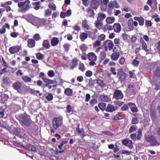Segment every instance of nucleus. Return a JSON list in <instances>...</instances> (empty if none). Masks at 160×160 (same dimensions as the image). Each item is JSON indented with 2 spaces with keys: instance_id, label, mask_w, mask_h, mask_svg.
Listing matches in <instances>:
<instances>
[{
  "instance_id": "f3484780",
  "label": "nucleus",
  "mask_w": 160,
  "mask_h": 160,
  "mask_svg": "<svg viewBox=\"0 0 160 160\" xmlns=\"http://www.w3.org/2000/svg\"><path fill=\"white\" fill-rule=\"evenodd\" d=\"M103 46L106 51H108V48L110 50V40H106L103 43Z\"/></svg>"
},
{
  "instance_id": "a878e982",
  "label": "nucleus",
  "mask_w": 160,
  "mask_h": 160,
  "mask_svg": "<svg viewBox=\"0 0 160 160\" xmlns=\"http://www.w3.org/2000/svg\"><path fill=\"white\" fill-rule=\"evenodd\" d=\"M82 28L87 30H88L90 28V26L88 24L87 20L86 19L82 20Z\"/></svg>"
},
{
  "instance_id": "e2e57ef3",
  "label": "nucleus",
  "mask_w": 160,
  "mask_h": 160,
  "mask_svg": "<svg viewBox=\"0 0 160 160\" xmlns=\"http://www.w3.org/2000/svg\"><path fill=\"white\" fill-rule=\"evenodd\" d=\"M97 102V100L95 98L92 99L91 100L90 102V104L92 106H94L95 103Z\"/></svg>"
},
{
  "instance_id": "6e6552de",
  "label": "nucleus",
  "mask_w": 160,
  "mask_h": 160,
  "mask_svg": "<svg viewBox=\"0 0 160 160\" xmlns=\"http://www.w3.org/2000/svg\"><path fill=\"white\" fill-rule=\"evenodd\" d=\"M117 76L121 82L125 81L126 78V75L122 69H119L118 70Z\"/></svg>"
},
{
  "instance_id": "de8ad7c7",
  "label": "nucleus",
  "mask_w": 160,
  "mask_h": 160,
  "mask_svg": "<svg viewBox=\"0 0 160 160\" xmlns=\"http://www.w3.org/2000/svg\"><path fill=\"white\" fill-rule=\"evenodd\" d=\"M106 56V54L105 52L102 51L100 52V57L101 61L104 60Z\"/></svg>"
},
{
  "instance_id": "ddd939ff",
  "label": "nucleus",
  "mask_w": 160,
  "mask_h": 160,
  "mask_svg": "<svg viewBox=\"0 0 160 160\" xmlns=\"http://www.w3.org/2000/svg\"><path fill=\"white\" fill-rule=\"evenodd\" d=\"M98 32V30L96 29H94L93 32H91L90 31L88 32V34L89 37L92 39H94L96 38L97 36L96 33Z\"/></svg>"
},
{
  "instance_id": "1a4fd4ad",
  "label": "nucleus",
  "mask_w": 160,
  "mask_h": 160,
  "mask_svg": "<svg viewBox=\"0 0 160 160\" xmlns=\"http://www.w3.org/2000/svg\"><path fill=\"white\" fill-rule=\"evenodd\" d=\"M101 0H91L90 6L92 8L96 9L101 5Z\"/></svg>"
},
{
  "instance_id": "5fc2aeb1",
  "label": "nucleus",
  "mask_w": 160,
  "mask_h": 160,
  "mask_svg": "<svg viewBox=\"0 0 160 160\" xmlns=\"http://www.w3.org/2000/svg\"><path fill=\"white\" fill-rule=\"evenodd\" d=\"M48 6L49 8H51L53 11L55 10H56V7L55 5L53 3H49Z\"/></svg>"
},
{
  "instance_id": "864d4df0",
  "label": "nucleus",
  "mask_w": 160,
  "mask_h": 160,
  "mask_svg": "<svg viewBox=\"0 0 160 160\" xmlns=\"http://www.w3.org/2000/svg\"><path fill=\"white\" fill-rule=\"evenodd\" d=\"M142 49L146 52L149 51V50L148 49L147 45L146 42L142 44Z\"/></svg>"
},
{
  "instance_id": "39448f33",
  "label": "nucleus",
  "mask_w": 160,
  "mask_h": 160,
  "mask_svg": "<svg viewBox=\"0 0 160 160\" xmlns=\"http://www.w3.org/2000/svg\"><path fill=\"white\" fill-rule=\"evenodd\" d=\"M63 123V118L61 117H55L52 120V127L55 130H57L60 127Z\"/></svg>"
},
{
  "instance_id": "c756f323",
  "label": "nucleus",
  "mask_w": 160,
  "mask_h": 160,
  "mask_svg": "<svg viewBox=\"0 0 160 160\" xmlns=\"http://www.w3.org/2000/svg\"><path fill=\"white\" fill-rule=\"evenodd\" d=\"M98 16L97 19L102 21L106 18L105 15L102 13H99L98 14Z\"/></svg>"
},
{
  "instance_id": "4c0bfd02",
  "label": "nucleus",
  "mask_w": 160,
  "mask_h": 160,
  "mask_svg": "<svg viewBox=\"0 0 160 160\" xmlns=\"http://www.w3.org/2000/svg\"><path fill=\"white\" fill-rule=\"evenodd\" d=\"M133 21L132 19H130L128 21V26L129 29L131 30H132L133 29Z\"/></svg>"
},
{
  "instance_id": "774afa93",
  "label": "nucleus",
  "mask_w": 160,
  "mask_h": 160,
  "mask_svg": "<svg viewBox=\"0 0 160 160\" xmlns=\"http://www.w3.org/2000/svg\"><path fill=\"white\" fill-rule=\"evenodd\" d=\"M132 143L133 142L132 140H129V142L127 146L130 149L132 148L133 147Z\"/></svg>"
},
{
  "instance_id": "f03ea898",
  "label": "nucleus",
  "mask_w": 160,
  "mask_h": 160,
  "mask_svg": "<svg viewBox=\"0 0 160 160\" xmlns=\"http://www.w3.org/2000/svg\"><path fill=\"white\" fill-rule=\"evenodd\" d=\"M129 107H130L131 111L132 112H137L138 111V109L136 104L132 102H129L124 104L121 107V110L122 111L128 110L129 109Z\"/></svg>"
},
{
  "instance_id": "393cba45",
  "label": "nucleus",
  "mask_w": 160,
  "mask_h": 160,
  "mask_svg": "<svg viewBox=\"0 0 160 160\" xmlns=\"http://www.w3.org/2000/svg\"><path fill=\"white\" fill-rule=\"evenodd\" d=\"M41 2H32V5L33 6V8L37 10L39 9L40 7Z\"/></svg>"
},
{
  "instance_id": "58836bf2",
  "label": "nucleus",
  "mask_w": 160,
  "mask_h": 160,
  "mask_svg": "<svg viewBox=\"0 0 160 160\" xmlns=\"http://www.w3.org/2000/svg\"><path fill=\"white\" fill-rule=\"evenodd\" d=\"M98 106L101 110L103 111L105 109L106 104L104 103H100L98 104Z\"/></svg>"
},
{
  "instance_id": "f257e3e1",
  "label": "nucleus",
  "mask_w": 160,
  "mask_h": 160,
  "mask_svg": "<svg viewBox=\"0 0 160 160\" xmlns=\"http://www.w3.org/2000/svg\"><path fill=\"white\" fill-rule=\"evenodd\" d=\"M18 5L19 8V12L22 13L26 12L32 7L29 0H26L24 2H19L18 3Z\"/></svg>"
},
{
  "instance_id": "412c9836",
  "label": "nucleus",
  "mask_w": 160,
  "mask_h": 160,
  "mask_svg": "<svg viewBox=\"0 0 160 160\" xmlns=\"http://www.w3.org/2000/svg\"><path fill=\"white\" fill-rule=\"evenodd\" d=\"M88 36V33L85 32H82L79 36V38L80 39L81 41L82 42L84 41L87 38Z\"/></svg>"
},
{
  "instance_id": "ea45409f",
  "label": "nucleus",
  "mask_w": 160,
  "mask_h": 160,
  "mask_svg": "<svg viewBox=\"0 0 160 160\" xmlns=\"http://www.w3.org/2000/svg\"><path fill=\"white\" fill-rule=\"evenodd\" d=\"M70 45L68 43H65L63 45V47L64 51L66 52H68L69 50Z\"/></svg>"
},
{
  "instance_id": "79ce46f5",
  "label": "nucleus",
  "mask_w": 160,
  "mask_h": 160,
  "mask_svg": "<svg viewBox=\"0 0 160 160\" xmlns=\"http://www.w3.org/2000/svg\"><path fill=\"white\" fill-rule=\"evenodd\" d=\"M142 130L141 129H139L138 131V134L136 137L137 139L138 140H140L142 136Z\"/></svg>"
},
{
  "instance_id": "dca6fc26",
  "label": "nucleus",
  "mask_w": 160,
  "mask_h": 160,
  "mask_svg": "<svg viewBox=\"0 0 160 160\" xmlns=\"http://www.w3.org/2000/svg\"><path fill=\"white\" fill-rule=\"evenodd\" d=\"M134 19L136 21H138L139 24L140 26H142L144 24V18L142 17H135Z\"/></svg>"
},
{
  "instance_id": "5701e85b",
  "label": "nucleus",
  "mask_w": 160,
  "mask_h": 160,
  "mask_svg": "<svg viewBox=\"0 0 160 160\" xmlns=\"http://www.w3.org/2000/svg\"><path fill=\"white\" fill-rule=\"evenodd\" d=\"M64 93L68 96H71L73 94V91L71 89L68 88L65 89Z\"/></svg>"
},
{
  "instance_id": "f8f14e48",
  "label": "nucleus",
  "mask_w": 160,
  "mask_h": 160,
  "mask_svg": "<svg viewBox=\"0 0 160 160\" xmlns=\"http://www.w3.org/2000/svg\"><path fill=\"white\" fill-rule=\"evenodd\" d=\"M121 26L119 23H115L113 27L111 26V30L113 29L114 31L116 32H119L121 30Z\"/></svg>"
},
{
  "instance_id": "0eeeda50",
  "label": "nucleus",
  "mask_w": 160,
  "mask_h": 160,
  "mask_svg": "<svg viewBox=\"0 0 160 160\" xmlns=\"http://www.w3.org/2000/svg\"><path fill=\"white\" fill-rule=\"evenodd\" d=\"M87 58L90 61L89 64L90 66H93L96 63L95 62L97 59V57L95 54L93 52H90L87 54Z\"/></svg>"
},
{
  "instance_id": "bb28decb",
  "label": "nucleus",
  "mask_w": 160,
  "mask_h": 160,
  "mask_svg": "<svg viewBox=\"0 0 160 160\" xmlns=\"http://www.w3.org/2000/svg\"><path fill=\"white\" fill-rule=\"evenodd\" d=\"M42 45L43 47L46 49L49 48L50 47V43L47 40H43Z\"/></svg>"
},
{
  "instance_id": "6ab92c4d",
  "label": "nucleus",
  "mask_w": 160,
  "mask_h": 160,
  "mask_svg": "<svg viewBox=\"0 0 160 160\" xmlns=\"http://www.w3.org/2000/svg\"><path fill=\"white\" fill-rule=\"evenodd\" d=\"M59 42V39L57 37H54L52 38L51 41L52 46H55L57 45Z\"/></svg>"
},
{
  "instance_id": "a19ab883",
  "label": "nucleus",
  "mask_w": 160,
  "mask_h": 160,
  "mask_svg": "<svg viewBox=\"0 0 160 160\" xmlns=\"http://www.w3.org/2000/svg\"><path fill=\"white\" fill-rule=\"evenodd\" d=\"M22 79L25 82H31L32 79L30 77L27 76H24L22 77Z\"/></svg>"
},
{
  "instance_id": "680f3d73",
  "label": "nucleus",
  "mask_w": 160,
  "mask_h": 160,
  "mask_svg": "<svg viewBox=\"0 0 160 160\" xmlns=\"http://www.w3.org/2000/svg\"><path fill=\"white\" fill-rule=\"evenodd\" d=\"M156 114V111L155 110H151L150 112V115L151 117H155Z\"/></svg>"
},
{
  "instance_id": "bf43d9fd",
  "label": "nucleus",
  "mask_w": 160,
  "mask_h": 160,
  "mask_svg": "<svg viewBox=\"0 0 160 160\" xmlns=\"http://www.w3.org/2000/svg\"><path fill=\"white\" fill-rule=\"evenodd\" d=\"M79 69L82 72L85 70V68L84 65L83 63L80 64L79 66Z\"/></svg>"
},
{
  "instance_id": "473e14b6",
  "label": "nucleus",
  "mask_w": 160,
  "mask_h": 160,
  "mask_svg": "<svg viewBox=\"0 0 160 160\" xmlns=\"http://www.w3.org/2000/svg\"><path fill=\"white\" fill-rule=\"evenodd\" d=\"M43 81L47 84H46V86H47L48 84H53V81L52 80H50L45 78L43 80Z\"/></svg>"
},
{
  "instance_id": "cd10ccee",
  "label": "nucleus",
  "mask_w": 160,
  "mask_h": 160,
  "mask_svg": "<svg viewBox=\"0 0 160 160\" xmlns=\"http://www.w3.org/2000/svg\"><path fill=\"white\" fill-rule=\"evenodd\" d=\"M2 83L4 85H9L12 83V82L9 78L6 77L3 78Z\"/></svg>"
},
{
  "instance_id": "7c9ffc66",
  "label": "nucleus",
  "mask_w": 160,
  "mask_h": 160,
  "mask_svg": "<svg viewBox=\"0 0 160 160\" xmlns=\"http://www.w3.org/2000/svg\"><path fill=\"white\" fill-rule=\"evenodd\" d=\"M95 25L96 27L97 28H101L102 26V21L97 19L95 22Z\"/></svg>"
},
{
  "instance_id": "e433bc0d",
  "label": "nucleus",
  "mask_w": 160,
  "mask_h": 160,
  "mask_svg": "<svg viewBox=\"0 0 160 160\" xmlns=\"http://www.w3.org/2000/svg\"><path fill=\"white\" fill-rule=\"evenodd\" d=\"M122 118V116L119 115V114H117L113 116V118H112V120H119Z\"/></svg>"
},
{
  "instance_id": "338daca9",
  "label": "nucleus",
  "mask_w": 160,
  "mask_h": 160,
  "mask_svg": "<svg viewBox=\"0 0 160 160\" xmlns=\"http://www.w3.org/2000/svg\"><path fill=\"white\" fill-rule=\"evenodd\" d=\"M33 38L34 39H35L37 41L39 40L40 39V35L38 33H36L34 35Z\"/></svg>"
},
{
  "instance_id": "b1692460",
  "label": "nucleus",
  "mask_w": 160,
  "mask_h": 160,
  "mask_svg": "<svg viewBox=\"0 0 160 160\" xmlns=\"http://www.w3.org/2000/svg\"><path fill=\"white\" fill-rule=\"evenodd\" d=\"M78 59L76 58H74L73 59L71 63L72 64L71 65V69H73L76 67L78 62Z\"/></svg>"
},
{
  "instance_id": "49530a36",
  "label": "nucleus",
  "mask_w": 160,
  "mask_h": 160,
  "mask_svg": "<svg viewBox=\"0 0 160 160\" xmlns=\"http://www.w3.org/2000/svg\"><path fill=\"white\" fill-rule=\"evenodd\" d=\"M137 127L135 125H132L130 128L129 130V133H131L132 132L135 131L137 128Z\"/></svg>"
},
{
  "instance_id": "69168bd1",
  "label": "nucleus",
  "mask_w": 160,
  "mask_h": 160,
  "mask_svg": "<svg viewBox=\"0 0 160 160\" xmlns=\"http://www.w3.org/2000/svg\"><path fill=\"white\" fill-rule=\"evenodd\" d=\"M152 23L150 20H146L145 24L147 27H150L152 25Z\"/></svg>"
},
{
  "instance_id": "4d7b16f0",
  "label": "nucleus",
  "mask_w": 160,
  "mask_h": 160,
  "mask_svg": "<svg viewBox=\"0 0 160 160\" xmlns=\"http://www.w3.org/2000/svg\"><path fill=\"white\" fill-rule=\"evenodd\" d=\"M110 148L111 149H113V151L114 152H117L119 150V149L118 148H114V145L113 144H111Z\"/></svg>"
},
{
  "instance_id": "423d86ee",
  "label": "nucleus",
  "mask_w": 160,
  "mask_h": 160,
  "mask_svg": "<svg viewBox=\"0 0 160 160\" xmlns=\"http://www.w3.org/2000/svg\"><path fill=\"white\" fill-rule=\"evenodd\" d=\"M145 139L146 141L149 143L151 146H154L159 145L157 139L153 135H150L147 136L145 137Z\"/></svg>"
},
{
  "instance_id": "603ef678",
  "label": "nucleus",
  "mask_w": 160,
  "mask_h": 160,
  "mask_svg": "<svg viewBox=\"0 0 160 160\" xmlns=\"http://www.w3.org/2000/svg\"><path fill=\"white\" fill-rule=\"evenodd\" d=\"M48 75L50 77H53L55 76L54 71L52 70L49 71L48 72Z\"/></svg>"
},
{
  "instance_id": "09e8293b",
  "label": "nucleus",
  "mask_w": 160,
  "mask_h": 160,
  "mask_svg": "<svg viewBox=\"0 0 160 160\" xmlns=\"http://www.w3.org/2000/svg\"><path fill=\"white\" fill-rule=\"evenodd\" d=\"M48 95L46 96V98L49 101L52 100L53 98V95L51 93H48Z\"/></svg>"
},
{
  "instance_id": "20e7f679",
  "label": "nucleus",
  "mask_w": 160,
  "mask_h": 160,
  "mask_svg": "<svg viewBox=\"0 0 160 160\" xmlns=\"http://www.w3.org/2000/svg\"><path fill=\"white\" fill-rule=\"evenodd\" d=\"M20 119V122L22 125L26 126H29L32 123V122L31 121L30 116L26 114L25 115H22Z\"/></svg>"
},
{
  "instance_id": "3c124183",
  "label": "nucleus",
  "mask_w": 160,
  "mask_h": 160,
  "mask_svg": "<svg viewBox=\"0 0 160 160\" xmlns=\"http://www.w3.org/2000/svg\"><path fill=\"white\" fill-rule=\"evenodd\" d=\"M98 39L101 41H103L105 39V35L104 34H101L98 36Z\"/></svg>"
},
{
  "instance_id": "f704fd0d",
  "label": "nucleus",
  "mask_w": 160,
  "mask_h": 160,
  "mask_svg": "<svg viewBox=\"0 0 160 160\" xmlns=\"http://www.w3.org/2000/svg\"><path fill=\"white\" fill-rule=\"evenodd\" d=\"M139 120L138 117H133L132 118L131 124L136 125L139 123Z\"/></svg>"
},
{
  "instance_id": "37998d69",
  "label": "nucleus",
  "mask_w": 160,
  "mask_h": 160,
  "mask_svg": "<svg viewBox=\"0 0 160 160\" xmlns=\"http://www.w3.org/2000/svg\"><path fill=\"white\" fill-rule=\"evenodd\" d=\"M95 80L91 78L89 80V82L87 85V86H93L95 83Z\"/></svg>"
},
{
  "instance_id": "2f4dec72",
  "label": "nucleus",
  "mask_w": 160,
  "mask_h": 160,
  "mask_svg": "<svg viewBox=\"0 0 160 160\" xmlns=\"http://www.w3.org/2000/svg\"><path fill=\"white\" fill-rule=\"evenodd\" d=\"M86 11L88 12H91V15H88L89 17H93L95 14L94 11L90 8H87L86 10Z\"/></svg>"
},
{
  "instance_id": "9b49d317",
  "label": "nucleus",
  "mask_w": 160,
  "mask_h": 160,
  "mask_svg": "<svg viewBox=\"0 0 160 160\" xmlns=\"http://www.w3.org/2000/svg\"><path fill=\"white\" fill-rule=\"evenodd\" d=\"M113 97L116 100L122 99L123 96L122 92L120 90H116L114 93Z\"/></svg>"
},
{
  "instance_id": "0e129e2a",
  "label": "nucleus",
  "mask_w": 160,
  "mask_h": 160,
  "mask_svg": "<svg viewBox=\"0 0 160 160\" xmlns=\"http://www.w3.org/2000/svg\"><path fill=\"white\" fill-rule=\"evenodd\" d=\"M101 43V41L99 40L96 41L93 44V47H95L100 45Z\"/></svg>"
},
{
  "instance_id": "a211bd4d",
  "label": "nucleus",
  "mask_w": 160,
  "mask_h": 160,
  "mask_svg": "<svg viewBox=\"0 0 160 160\" xmlns=\"http://www.w3.org/2000/svg\"><path fill=\"white\" fill-rule=\"evenodd\" d=\"M120 56V53L119 52H114L111 55V58L112 60L117 61Z\"/></svg>"
},
{
  "instance_id": "c03bdc74",
  "label": "nucleus",
  "mask_w": 160,
  "mask_h": 160,
  "mask_svg": "<svg viewBox=\"0 0 160 160\" xmlns=\"http://www.w3.org/2000/svg\"><path fill=\"white\" fill-rule=\"evenodd\" d=\"M100 100L103 101H108V96L105 95H101L100 96Z\"/></svg>"
},
{
  "instance_id": "6e6d98bb",
  "label": "nucleus",
  "mask_w": 160,
  "mask_h": 160,
  "mask_svg": "<svg viewBox=\"0 0 160 160\" xmlns=\"http://www.w3.org/2000/svg\"><path fill=\"white\" fill-rule=\"evenodd\" d=\"M125 62V59L123 57L120 58L119 60V62L121 65H123Z\"/></svg>"
},
{
  "instance_id": "4468645a",
  "label": "nucleus",
  "mask_w": 160,
  "mask_h": 160,
  "mask_svg": "<svg viewBox=\"0 0 160 160\" xmlns=\"http://www.w3.org/2000/svg\"><path fill=\"white\" fill-rule=\"evenodd\" d=\"M128 88L129 89V92L130 95H135V86L133 84H129L128 86Z\"/></svg>"
},
{
  "instance_id": "aec40b11",
  "label": "nucleus",
  "mask_w": 160,
  "mask_h": 160,
  "mask_svg": "<svg viewBox=\"0 0 160 160\" xmlns=\"http://www.w3.org/2000/svg\"><path fill=\"white\" fill-rule=\"evenodd\" d=\"M26 148L30 151H37L36 147L31 144H27L26 146Z\"/></svg>"
},
{
  "instance_id": "13d9d810",
  "label": "nucleus",
  "mask_w": 160,
  "mask_h": 160,
  "mask_svg": "<svg viewBox=\"0 0 160 160\" xmlns=\"http://www.w3.org/2000/svg\"><path fill=\"white\" fill-rule=\"evenodd\" d=\"M52 13V11L49 9L46 10L45 11V16L48 17L50 16Z\"/></svg>"
},
{
  "instance_id": "c85d7f7f",
  "label": "nucleus",
  "mask_w": 160,
  "mask_h": 160,
  "mask_svg": "<svg viewBox=\"0 0 160 160\" xmlns=\"http://www.w3.org/2000/svg\"><path fill=\"white\" fill-rule=\"evenodd\" d=\"M119 8V6L117 0H115L111 3V8Z\"/></svg>"
},
{
  "instance_id": "c9c22d12",
  "label": "nucleus",
  "mask_w": 160,
  "mask_h": 160,
  "mask_svg": "<svg viewBox=\"0 0 160 160\" xmlns=\"http://www.w3.org/2000/svg\"><path fill=\"white\" fill-rule=\"evenodd\" d=\"M158 3L156 0H154L151 7L153 10H156L157 9Z\"/></svg>"
},
{
  "instance_id": "9d476101",
  "label": "nucleus",
  "mask_w": 160,
  "mask_h": 160,
  "mask_svg": "<svg viewBox=\"0 0 160 160\" xmlns=\"http://www.w3.org/2000/svg\"><path fill=\"white\" fill-rule=\"evenodd\" d=\"M21 50H22L21 46L17 45L10 47L9 51L11 54H12L18 53Z\"/></svg>"
},
{
  "instance_id": "a18cd8bd",
  "label": "nucleus",
  "mask_w": 160,
  "mask_h": 160,
  "mask_svg": "<svg viewBox=\"0 0 160 160\" xmlns=\"http://www.w3.org/2000/svg\"><path fill=\"white\" fill-rule=\"evenodd\" d=\"M39 22L40 25L41 26H43L46 25V20L45 19H40Z\"/></svg>"
},
{
  "instance_id": "052dcab7",
  "label": "nucleus",
  "mask_w": 160,
  "mask_h": 160,
  "mask_svg": "<svg viewBox=\"0 0 160 160\" xmlns=\"http://www.w3.org/2000/svg\"><path fill=\"white\" fill-rule=\"evenodd\" d=\"M122 38L124 40H127L129 38V36L127 35L126 33H123L122 35Z\"/></svg>"
},
{
  "instance_id": "4be33fe9",
  "label": "nucleus",
  "mask_w": 160,
  "mask_h": 160,
  "mask_svg": "<svg viewBox=\"0 0 160 160\" xmlns=\"http://www.w3.org/2000/svg\"><path fill=\"white\" fill-rule=\"evenodd\" d=\"M12 86L15 89L18 90L21 88L22 85L20 82H17L13 84Z\"/></svg>"
},
{
  "instance_id": "2eb2a0df",
  "label": "nucleus",
  "mask_w": 160,
  "mask_h": 160,
  "mask_svg": "<svg viewBox=\"0 0 160 160\" xmlns=\"http://www.w3.org/2000/svg\"><path fill=\"white\" fill-rule=\"evenodd\" d=\"M36 44L35 40L34 39H29L28 40V46L29 48L34 47Z\"/></svg>"
},
{
  "instance_id": "7ed1b4c3",
  "label": "nucleus",
  "mask_w": 160,
  "mask_h": 160,
  "mask_svg": "<svg viewBox=\"0 0 160 160\" xmlns=\"http://www.w3.org/2000/svg\"><path fill=\"white\" fill-rule=\"evenodd\" d=\"M151 70L155 69L153 72V75L155 78H160V66H158L157 62H154L150 64Z\"/></svg>"
},
{
  "instance_id": "72a5a7b5",
  "label": "nucleus",
  "mask_w": 160,
  "mask_h": 160,
  "mask_svg": "<svg viewBox=\"0 0 160 160\" xmlns=\"http://www.w3.org/2000/svg\"><path fill=\"white\" fill-rule=\"evenodd\" d=\"M138 57H136L132 62V65L134 67H137L139 63V61L138 60Z\"/></svg>"
},
{
  "instance_id": "8fccbe9b",
  "label": "nucleus",
  "mask_w": 160,
  "mask_h": 160,
  "mask_svg": "<svg viewBox=\"0 0 160 160\" xmlns=\"http://www.w3.org/2000/svg\"><path fill=\"white\" fill-rule=\"evenodd\" d=\"M37 58L39 60H41L44 58V55L40 52H38L36 54Z\"/></svg>"
}]
</instances>
